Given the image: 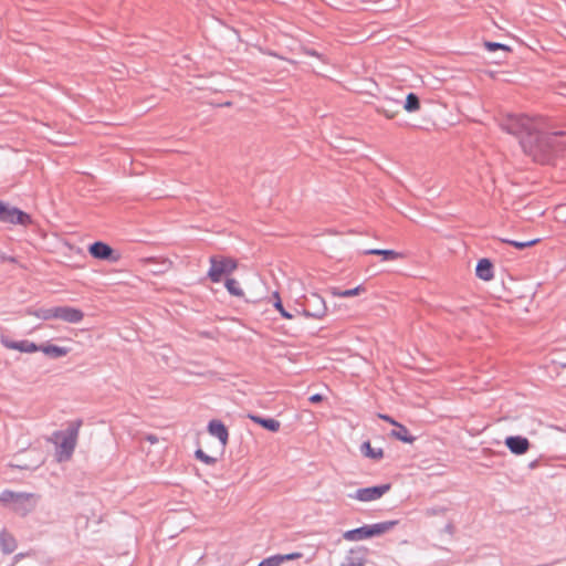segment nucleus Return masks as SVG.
<instances>
[{
	"instance_id": "a878e982",
	"label": "nucleus",
	"mask_w": 566,
	"mask_h": 566,
	"mask_svg": "<svg viewBox=\"0 0 566 566\" xmlns=\"http://www.w3.org/2000/svg\"><path fill=\"white\" fill-rule=\"evenodd\" d=\"M226 287L228 292L233 296L242 297L244 295L242 289L239 286V282L234 279H227Z\"/></svg>"
},
{
	"instance_id": "2f4dec72",
	"label": "nucleus",
	"mask_w": 566,
	"mask_h": 566,
	"mask_svg": "<svg viewBox=\"0 0 566 566\" xmlns=\"http://www.w3.org/2000/svg\"><path fill=\"white\" fill-rule=\"evenodd\" d=\"M448 512L446 506H434L426 510L424 514L427 516H436V515H444Z\"/></svg>"
},
{
	"instance_id": "f704fd0d",
	"label": "nucleus",
	"mask_w": 566,
	"mask_h": 566,
	"mask_svg": "<svg viewBox=\"0 0 566 566\" xmlns=\"http://www.w3.org/2000/svg\"><path fill=\"white\" fill-rule=\"evenodd\" d=\"M377 112L385 115L387 118H394L395 115L397 114L396 111H392L390 108H387L385 106H378L377 107Z\"/></svg>"
},
{
	"instance_id": "a19ab883",
	"label": "nucleus",
	"mask_w": 566,
	"mask_h": 566,
	"mask_svg": "<svg viewBox=\"0 0 566 566\" xmlns=\"http://www.w3.org/2000/svg\"><path fill=\"white\" fill-rule=\"evenodd\" d=\"M559 90H560V91H559V94H560V95H563V96H566V84L562 85V86L559 87Z\"/></svg>"
},
{
	"instance_id": "c756f323",
	"label": "nucleus",
	"mask_w": 566,
	"mask_h": 566,
	"mask_svg": "<svg viewBox=\"0 0 566 566\" xmlns=\"http://www.w3.org/2000/svg\"><path fill=\"white\" fill-rule=\"evenodd\" d=\"M195 455L198 460L202 461L203 463L206 464H209V465H212L217 462V459L213 458V457H210L208 454H206L201 449H198L196 452H195Z\"/></svg>"
},
{
	"instance_id": "dca6fc26",
	"label": "nucleus",
	"mask_w": 566,
	"mask_h": 566,
	"mask_svg": "<svg viewBox=\"0 0 566 566\" xmlns=\"http://www.w3.org/2000/svg\"><path fill=\"white\" fill-rule=\"evenodd\" d=\"M249 418L253 422L260 424L262 428H264L271 432H277L281 428L280 421H277L276 419H273V418H262L256 415H250Z\"/></svg>"
},
{
	"instance_id": "c9c22d12",
	"label": "nucleus",
	"mask_w": 566,
	"mask_h": 566,
	"mask_svg": "<svg viewBox=\"0 0 566 566\" xmlns=\"http://www.w3.org/2000/svg\"><path fill=\"white\" fill-rule=\"evenodd\" d=\"M144 439L151 444H155L159 441L158 437L156 434H151V433L146 434Z\"/></svg>"
},
{
	"instance_id": "9d476101",
	"label": "nucleus",
	"mask_w": 566,
	"mask_h": 566,
	"mask_svg": "<svg viewBox=\"0 0 566 566\" xmlns=\"http://www.w3.org/2000/svg\"><path fill=\"white\" fill-rule=\"evenodd\" d=\"M84 318V313L80 308L71 306H56V319L70 324H77Z\"/></svg>"
},
{
	"instance_id": "cd10ccee",
	"label": "nucleus",
	"mask_w": 566,
	"mask_h": 566,
	"mask_svg": "<svg viewBox=\"0 0 566 566\" xmlns=\"http://www.w3.org/2000/svg\"><path fill=\"white\" fill-rule=\"evenodd\" d=\"M538 241H539L538 239H534V240H530V241H515V240H506V239L502 240L503 243L511 244V245L515 247L518 250H523L525 248L533 247Z\"/></svg>"
},
{
	"instance_id": "7ed1b4c3",
	"label": "nucleus",
	"mask_w": 566,
	"mask_h": 566,
	"mask_svg": "<svg viewBox=\"0 0 566 566\" xmlns=\"http://www.w3.org/2000/svg\"><path fill=\"white\" fill-rule=\"evenodd\" d=\"M81 426L82 420H75L70 423L66 430L53 433V441L59 446L57 457L60 461L71 458L76 446Z\"/></svg>"
},
{
	"instance_id": "f8f14e48",
	"label": "nucleus",
	"mask_w": 566,
	"mask_h": 566,
	"mask_svg": "<svg viewBox=\"0 0 566 566\" xmlns=\"http://www.w3.org/2000/svg\"><path fill=\"white\" fill-rule=\"evenodd\" d=\"M367 560V549L365 547L352 548L344 558L340 566H364Z\"/></svg>"
},
{
	"instance_id": "f257e3e1",
	"label": "nucleus",
	"mask_w": 566,
	"mask_h": 566,
	"mask_svg": "<svg viewBox=\"0 0 566 566\" xmlns=\"http://www.w3.org/2000/svg\"><path fill=\"white\" fill-rule=\"evenodd\" d=\"M542 120L538 127L528 136L522 138L523 151L534 161L549 164L551 160L564 149L560 142L563 133H547L542 129Z\"/></svg>"
},
{
	"instance_id": "7c9ffc66",
	"label": "nucleus",
	"mask_w": 566,
	"mask_h": 566,
	"mask_svg": "<svg viewBox=\"0 0 566 566\" xmlns=\"http://www.w3.org/2000/svg\"><path fill=\"white\" fill-rule=\"evenodd\" d=\"M280 554L263 559L258 566H281Z\"/></svg>"
},
{
	"instance_id": "79ce46f5",
	"label": "nucleus",
	"mask_w": 566,
	"mask_h": 566,
	"mask_svg": "<svg viewBox=\"0 0 566 566\" xmlns=\"http://www.w3.org/2000/svg\"><path fill=\"white\" fill-rule=\"evenodd\" d=\"M535 465H536V462H532L530 467L535 468Z\"/></svg>"
},
{
	"instance_id": "6e6552de",
	"label": "nucleus",
	"mask_w": 566,
	"mask_h": 566,
	"mask_svg": "<svg viewBox=\"0 0 566 566\" xmlns=\"http://www.w3.org/2000/svg\"><path fill=\"white\" fill-rule=\"evenodd\" d=\"M326 305L318 294H312L311 297L306 300V305L303 310V313L307 317L312 318H322L326 314Z\"/></svg>"
},
{
	"instance_id": "e433bc0d",
	"label": "nucleus",
	"mask_w": 566,
	"mask_h": 566,
	"mask_svg": "<svg viewBox=\"0 0 566 566\" xmlns=\"http://www.w3.org/2000/svg\"><path fill=\"white\" fill-rule=\"evenodd\" d=\"M379 418L385 420V421H387V422H389L392 426H396L398 423L394 418H391L388 415H379Z\"/></svg>"
},
{
	"instance_id": "4c0bfd02",
	"label": "nucleus",
	"mask_w": 566,
	"mask_h": 566,
	"mask_svg": "<svg viewBox=\"0 0 566 566\" xmlns=\"http://www.w3.org/2000/svg\"><path fill=\"white\" fill-rule=\"evenodd\" d=\"M0 260H1V262H15L17 261L14 256H8L2 253H0Z\"/></svg>"
},
{
	"instance_id": "ea45409f",
	"label": "nucleus",
	"mask_w": 566,
	"mask_h": 566,
	"mask_svg": "<svg viewBox=\"0 0 566 566\" xmlns=\"http://www.w3.org/2000/svg\"><path fill=\"white\" fill-rule=\"evenodd\" d=\"M444 531L449 534H453L454 533V525L452 523H448L444 527Z\"/></svg>"
},
{
	"instance_id": "423d86ee",
	"label": "nucleus",
	"mask_w": 566,
	"mask_h": 566,
	"mask_svg": "<svg viewBox=\"0 0 566 566\" xmlns=\"http://www.w3.org/2000/svg\"><path fill=\"white\" fill-rule=\"evenodd\" d=\"M0 221L12 224L27 226L31 223V217L22 210L10 207L9 205L0 201Z\"/></svg>"
},
{
	"instance_id": "1a4fd4ad",
	"label": "nucleus",
	"mask_w": 566,
	"mask_h": 566,
	"mask_svg": "<svg viewBox=\"0 0 566 566\" xmlns=\"http://www.w3.org/2000/svg\"><path fill=\"white\" fill-rule=\"evenodd\" d=\"M88 252L93 258L98 260H107L112 262H116L118 260V254H115L113 248L102 241L92 243L88 248Z\"/></svg>"
},
{
	"instance_id": "4be33fe9",
	"label": "nucleus",
	"mask_w": 566,
	"mask_h": 566,
	"mask_svg": "<svg viewBox=\"0 0 566 566\" xmlns=\"http://www.w3.org/2000/svg\"><path fill=\"white\" fill-rule=\"evenodd\" d=\"M361 453L366 458H370L373 460H381L384 458V450L381 448L375 449L371 447L369 441H365L360 447Z\"/></svg>"
},
{
	"instance_id": "4468645a",
	"label": "nucleus",
	"mask_w": 566,
	"mask_h": 566,
	"mask_svg": "<svg viewBox=\"0 0 566 566\" xmlns=\"http://www.w3.org/2000/svg\"><path fill=\"white\" fill-rule=\"evenodd\" d=\"M208 432L216 437L223 447L227 446L229 440V431L222 421L217 419L211 420L208 423Z\"/></svg>"
},
{
	"instance_id": "c85d7f7f",
	"label": "nucleus",
	"mask_w": 566,
	"mask_h": 566,
	"mask_svg": "<svg viewBox=\"0 0 566 566\" xmlns=\"http://www.w3.org/2000/svg\"><path fill=\"white\" fill-rule=\"evenodd\" d=\"M484 46L486 50H489L491 52L496 51V50H503L505 52H511V49L507 45L497 43V42L485 41Z\"/></svg>"
},
{
	"instance_id": "aec40b11",
	"label": "nucleus",
	"mask_w": 566,
	"mask_h": 566,
	"mask_svg": "<svg viewBox=\"0 0 566 566\" xmlns=\"http://www.w3.org/2000/svg\"><path fill=\"white\" fill-rule=\"evenodd\" d=\"M396 429L391 431V437L397 440H400L405 443H412L416 440V437L411 436L407 427L401 423H397Z\"/></svg>"
},
{
	"instance_id": "9b49d317",
	"label": "nucleus",
	"mask_w": 566,
	"mask_h": 566,
	"mask_svg": "<svg viewBox=\"0 0 566 566\" xmlns=\"http://www.w3.org/2000/svg\"><path fill=\"white\" fill-rule=\"evenodd\" d=\"M504 443L507 449L516 455L525 454L531 448L528 439L522 436L506 437Z\"/></svg>"
},
{
	"instance_id": "72a5a7b5",
	"label": "nucleus",
	"mask_w": 566,
	"mask_h": 566,
	"mask_svg": "<svg viewBox=\"0 0 566 566\" xmlns=\"http://www.w3.org/2000/svg\"><path fill=\"white\" fill-rule=\"evenodd\" d=\"M303 557V554L300 553V552H295V553H290V554H284V555H281L280 554V559H281V563L283 564L284 562H289V560H294V559H298Z\"/></svg>"
},
{
	"instance_id": "0eeeda50",
	"label": "nucleus",
	"mask_w": 566,
	"mask_h": 566,
	"mask_svg": "<svg viewBox=\"0 0 566 566\" xmlns=\"http://www.w3.org/2000/svg\"><path fill=\"white\" fill-rule=\"evenodd\" d=\"M391 485L389 483L375 485L369 488L358 489L354 495H349L353 499H356L360 502H370L380 499L384 494H386L390 490Z\"/></svg>"
},
{
	"instance_id": "412c9836",
	"label": "nucleus",
	"mask_w": 566,
	"mask_h": 566,
	"mask_svg": "<svg viewBox=\"0 0 566 566\" xmlns=\"http://www.w3.org/2000/svg\"><path fill=\"white\" fill-rule=\"evenodd\" d=\"M365 254L370 255H380L384 261H392L402 258V253L396 252L394 250H382V249H369L365 251Z\"/></svg>"
},
{
	"instance_id": "bb28decb",
	"label": "nucleus",
	"mask_w": 566,
	"mask_h": 566,
	"mask_svg": "<svg viewBox=\"0 0 566 566\" xmlns=\"http://www.w3.org/2000/svg\"><path fill=\"white\" fill-rule=\"evenodd\" d=\"M146 262L147 263H159L160 264V269L153 270V272L156 273V274L165 273L168 270H170L171 266H172V262L167 260V259H164L161 261H157V259H155V258H149V259L146 260Z\"/></svg>"
},
{
	"instance_id": "b1692460",
	"label": "nucleus",
	"mask_w": 566,
	"mask_h": 566,
	"mask_svg": "<svg viewBox=\"0 0 566 566\" xmlns=\"http://www.w3.org/2000/svg\"><path fill=\"white\" fill-rule=\"evenodd\" d=\"M364 291H365V287L363 285H358V286H356L354 289H349V290H339L338 287H333L332 294L334 296H338V297H353V296L359 295Z\"/></svg>"
},
{
	"instance_id": "393cba45",
	"label": "nucleus",
	"mask_w": 566,
	"mask_h": 566,
	"mask_svg": "<svg viewBox=\"0 0 566 566\" xmlns=\"http://www.w3.org/2000/svg\"><path fill=\"white\" fill-rule=\"evenodd\" d=\"M403 108L409 112H416L420 108V99L415 93H409L406 97Z\"/></svg>"
},
{
	"instance_id": "473e14b6",
	"label": "nucleus",
	"mask_w": 566,
	"mask_h": 566,
	"mask_svg": "<svg viewBox=\"0 0 566 566\" xmlns=\"http://www.w3.org/2000/svg\"><path fill=\"white\" fill-rule=\"evenodd\" d=\"M275 295H277V293H275ZM279 297V296H276ZM274 307L281 313V315L285 318H292V314L289 313L287 311H285V308L283 307V304L281 302L280 298H277V301L274 303Z\"/></svg>"
},
{
	"instance_id": "58836bf2",
	"label": "nucleus",
	"mask_w": 566,
	"mask_h": 566,
	"mask_svg": "<svg viewBox=\"0 0 566 566\" xmlns=\"http://www.w3.org/2000/svg\"><path fill=\"white\" fill-rule=\"evenodd\" d=\"M322 400H323V397L319 394H315V395L310 397V401L311 402H319Z\"/></svg>"
},
{
	"instance_id": "5701e85b",
	"label": "nucleus",
	"mask_w": 566,
	"mask_h": 566,
	"mask_svg": "<svg viewBox=\"0 0 566 566\" xmlns=\"http://www.w3.org/2000/svg\"><path fill=\"white\" fill-rule=\"evenodd\" d=\"M28 314L34 315L43 321L56 319V306L49 308H38L34 311L29 310Z\"/></svg>"
},
{
	"instance_id": "2eb2a0df",
	"label": "nucleus",
	"mask_w": 566,
	"mask_h": 566,
	"mask_svg": "<svg viewBox=\"0 0 566 566\" xmlns=\"http://www.w3.org/2000/svg\"><path fill=\"white\" fill-rule=\"evenodd\" d=\"M475 274L483 281H490L493 279V264L489 259H481L475 268Z\"/></svg>"
},
{
	"instance_id": "f03ea898",
	"label": "nucleus",
	"mask_w": 566,
	"mask_h": 566,
	"mask_svg": "<svg viewBox=\"0 0 566 566\" xmlns=\"http://www.w3.org/2000/svg\"><path fill=\"white\" fill-rule=\"evenodd\" d=\"M539 122L526 115L509 114L501 119L500 126L506 133L516 136L522 144V138L531 135L538 127Z\"/></svg>"
},
{
	"instance_id": "20e7f679",
	"label": "nucleus",
	"mask_w": 566,
	"mask_h": 566,
	"mask_svg": "<svg viewBox=\"0 0 566 566\" xmlns=\"http://www.w3.org/2000/svg\"><path fill=\"white\" fill-rule=\"evenodd\" d=\"M397 523V521H387L373 525H364L361 527L345 532L343 536L346 541H361L387 533L392 530Z\"/></svg>"
},
{
	"instance_id": "a211bd4d",
	"label": "nucleus",
	"mask_w": 566,
	"mask_h": 566,
	"mask_svg": "<svg viewBox=\"0 0 566 566\" xmlns=\"http://www.w3.org/2000/svg\"><path fill=\"white\" fill-rule=\"evenodd\" d=\"M32 494L28 493H17L10 490H4L0 493V502L8 504L11 502H22L29 500Z\"/></svg>"
},
{
	"instance_id": "f3484780",
	"label": "nucleus",
	"mask_w": 566,
	"mask_h": 566,
	"mask_svg": "<svg viewBox=\"0 0 566 566\" xmlns=\"http://www.w3.org/2000/svg\"><path fill=\"white\" fill-rule=\"evenodd\" d=\"M39 350L44 353L46 356L51 358H60L63 356H66L69 354V348L66 347H60L53 344H44L39 346Z\"/></svg>"
},
{
	"instance_id": "39448f33",
	"label": "nucleus",
	"mask_w": 566,
	"mask_h": 566,
	"mask_svg": "<svg viewBox=\"0 0 566 566\" xmlns=\"http://www.w3.org/2000/svg\"><path fill=\"white\" fill-rule=\"evenodd\" d=\"M209 262L208 277L213 283H219L223 275H229L238 269L237 260L228 256L212 255Z\"/></svg>"
},
{
	"instance_id": "6ab92c4d",
	"label": "nucleus",
	"mask_w": 566,
	"mask_h": 566,
	"mask_svg": "<svg viewBox=\"0 0 566 566\" xmlns=\"http://www.w3.org/2000/svg\"><path fill=\"white\" fill-rule=\"evenodd\" d=\"M0 547L3 554H11L17 548V542L10 533L3 531L0 533Z\"/></svg>"
},
{
	"instance_id": "ddd939ff",
	"label": "nucleus",
	"mask_w": 566,
	"mask_h": 566,
	"mask_svg": "<svg viewBox=\"0 0 566 566\" xmlns=\"http://www.w3.org/2000/svg\"><path fill=\"white\" fill-rule=\"evenodd\" d=\"M1 343L6 348L15 349L21 353H35L39 350V346L28 339L17 342L2 337Z\"/></svg>"
}]
</instances>
